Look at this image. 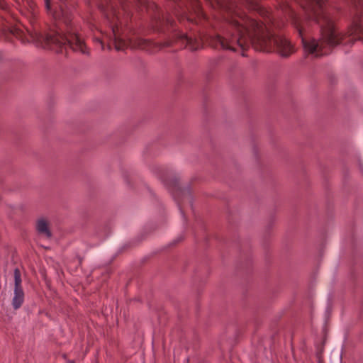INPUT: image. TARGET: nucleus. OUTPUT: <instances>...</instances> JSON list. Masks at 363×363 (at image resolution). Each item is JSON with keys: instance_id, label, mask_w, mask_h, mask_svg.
Returning a JSON list of instances; mask_svg holds the SVG:
<instances>
[{"instance_id": "ddd939ff", "label": "nucleus", "mask_w": 363, "mask_h": 363, "mask_svg": "<svg viewBox=\"0 0 363 363\" xmlns=\"http://www.w3.org/2000/svg\"><path fill=\"white\" fill-rule=\"evenodd\" d=\"M74 52H79L82 54H89L88 47H69Z\"/></svg>"}, {"instance_id": "6ab92c4d", "label": "nucleus", "mask_w": 363, "mask_h": 363, "mask_svg": "<svg viewBox=\"0 0 363 363\" xmlns=\"http://www.w3.org/2000/svg\"><path fill=\"white\" fill-rule=\"evenodd\" d=\"M116 49V51L119 52V51H121L123 50V47H119V46H117V47H115Z\"/></svg>"}, {"instance_id": "f8f14e48", "label": "nucleus", "mask_w": 363, "mask_h": 363, "mask_svg": "<svg viewBox=\"0 0 363 363\" xmlns=\"http://www.w3.org/2000/svg\"><path fill=\"white\" fill-rule=\"evenodd\" d=\"M177 35H178V38H180L181 42L182 43H185L186 45L193 43L191 38L188 37L185 34L178 33Z\"/></svg>"}, {"instance_id": "423d86ee", "label": "nucleus", "mask_w": 363, "mask_h": 363, "mask_svg": "<svg viewBox=\"0 0 363 363\" xmlns=\"http://www.w3.org/2000/svg\"><path fill=\"white\" fill-rule=\"evenodd\" d=\"M24 291L23 289H14L13 297L12 298V306L15 310L21 307L24 302Z\"/></svg>"}, {"instance_id": "f03ea898", "label": "nucleus", "mask_w": 363, "mask_h": 363, "mask_svg": "<svg viewBox=\"0 0 363 363\" xmlns=\"http://www.w3.org/2000/svg\"><path fill=\"white\" fill-rule=\"evenodd\" d=\"M159 177L167 188L171 191L174 199L177 201L180 213L184 219L185 215L183 211V203L185 199H187L190 205H192V197L189 186L182 188L179 185V180L176 177L169 178V177L163 173L159 172Z\"/></svg>"}, {"instance_id": "1a4fd4ad", "label": "nucleus", "mask_w": 363, "mask_h": 363, "mask_svg": "<svg viewBox=\"0 0 363 363\" xmlns=\"http://www.w3.org/2000/svg\"><path fill=\"white\" fill-rule=\"evenodd\" d=\"M36 228L40 234H43L48 238L51 237V233L48 228V223L44 219L38 220Z\"/></svg>"}, {"instance_id": "39448f33", "label": "nucleus", "mask_w": 363, "mask_h": 363, "mask_svg": "<svg viewBox=\"0 0 363 363\" xmlns=\"http://www.w3.org/2000/svg\"><path fill=\"white\" fill-rule=\"evenodd\" d=\"M256 51L265 52H276L281 57H289L295 51V47H255Z\"/></svg>"}, {"instance_id": "a211bd4d", "label": "nucleus", "mask_w": 363, "mask_h": 363, "mask_svg": "<svg viewBox=\"0 0 363 363\" xmlns=\"http://www.w3.org/2000/svg\"><path fill=\"white\" fill-rule=\"evenodd\" d=\"M245 42H241L240 40H238V45L239 46H241V45H245Z\"/></svg>"}, {"instance_id": "2eb2a0df", "label": "nucleus", "mask_w": 363, "mask_h": 363, "mask_svg": "<svg viewBox=\"0 0 363 363\" xmlns=\"http://www.w3.org/2000/svg\"><path fill=\"white\" fill-rule=\"evenodd\" d=\"M274 43L275 44L274 45H284V46L288 45L286 43L281 42L279 43L278 41H277V40H274Z\"/></svg>"}, {"instance_id": "f3484780", "label": "nucleus", "mask_w": 363, "mask_h": 363, "mask_svg": "<svg viewBox=\"0 0 363 363\" xmlns=\"http://www.w3.org/2000/svg\"><path fill=\"white\" fill-rule=\"evenodd\" d=\"M45 6L47 7L48 9H50V2H49V0H45Z\"/></svg>"}, {"instance_id": "f257e3e1", "label": "nucleus", "mask_w": 363, "mask_h": 363, "mask_svg": "<svg viewBox=\"0 0 363 363\" xmlns=\"http://www.w3.org/2000/svg\"><path fill=\"white\" fill-rule=\"evenodd\" d=\"M301 6L320 26L321 38L330 45H347L361 43L363 44V0H354V4L361 13L359 18L354 20L347 33L338 31L334 21L325 8V0H302Z\"/></svg>"}, {"instance_id": "dca6fc26", "label": "nucleus", "mask_w": 363, "mask_h": 363, "mask_svg": "<svg viewBox=\"0 0 363 363\" xmlns=\"http://www.w3.org/2000/svg\"><path fill=\"white\" fill-rule=\"evenodd\" d=\"M240 48H242V53H241V54H242V55L243 57L247 56V55H246V54H245V52H246V50H246V48H247V47H240Z\"/></svg>"}, {"instance_id": "4468645a", "label": "nucleus", "mask_w": 363, "mask_h": 363, "mask_svg": "<svg viewBox=\"0 0 363 363\" xmlns=\"http://www.w3.org/2000/svg\"><path fill=\"white\" fill-rule=\"evenodd\" d=\"M218 43L220 44V45H222V46L229 45L228 43H225L224 41V39L220 36H218Z\"/></svg>"}, {"instance_id": "9b49d317", "label": "nucleus", "mask_w": 363, "mask_h": 363, "mask_svg": "<svg viewBox=\"0 0 363 363\" xmlns=\"http://www.w3.org/2000/svg\"><path fill=\"white\" fill-rule=\"evenodd\" d=\"M60 10L62 12V15L63 17H65V23L67 24L68 21H69V19L67 16V11H66V9H67V6L66 4V2L67 1V0H60Z\"/></svg>"}, {"instance_id": "412c9836", "label": "nucleus", "mask_w": 363, "mask_h": 363, "mask_svg": "<svg viewBox=\"0 0 363 363\" xmlns=\"http://www.w3.org/2000/svg\"><path fill=\"white\" fill-rule=\"evenodd\" d=\"M228 48H230V50L233 52H235L236 50L235 49V47H227Z\"/></svg>"}, {"instance_id": "9d476101", "label": "nucleus", "mask_w": 363, "mask_h": 363, "mask_svg": "<svg viewBox=\"0 0 363 363\" xmlns=\"http://www.w3.org/2000/svg\"><path fill=\"white\" fill-rule=\"evenodd\" d=\"M13 276H14V289H23L21 272L18 268H16L14 269Z\"/></svg>"}, {"instance_id": "b1692460", "label": "nucleus", "mask_w": 363, "mask_h": 363, "mask_svg": "<svg viewBox=\"0 0 363 363\" xmlns=\"http://www.w3.org/2000/svg\"><path fill=\"white\" fill-rule=\"evenodd\" d=\"M157 169L160 172L161 171V168L160 167H157Z\"/></svg>"}, {"instance_id": "aec40b11", "label": "nucleus", "mask_w": 363, "mask_h": 363, "mask_svg": "<svg viewBox=\"0 0 363 363\" xmlns=\"http://www.w3.org/2000/svg\"><path fill=\"white\" fill-rule=\"evenodd\" d=\"M303 45L306 46V45H310L306 43L303 42ZM313 45H319L318 43H316V44H313Z\"/></svg>"}, {"instance_id": "20e7f679", "label": "nucleus", "mask_w": 363, "mask_h": 363, "mask_svg": "<svg viewBox=\"0 0 363 363\" xmlns=\"http://www.w3.org/2000/svg\"><path fill=\"white\" fill-rule=\"evenodd\" d=\"M107 9L110 10V13H107L106 16L111 24V32L113 35L115 45H117V44H121L124 40L121 36L122 22L120 21V13L111 3L107 5Z\"/></svg>"}, {"instance_id": "0eeeda50", "label": "nucleus", "mask_w": 363, "mask_h": 363, "mask_svg": "<svg viewBox=\"0 0 363 363\" xmlns=\"http://www.w3.org/2000/svg\"><path fill=\"white\" fill-rule=\"evenodd\" d=\"M303 52L307 56H311L312 57H318L324 55H326V52L324 50L328 47H303Z\"/></svg>"}, {"instance_id": "5701e85b", "label": "nucleus", "mask_w": 363, "mask_h": 363, "mask_svg": "<svg viewBox=\"0 0 363 363\" xmlns=\"http://www.w3.org/2000/svg\"><path fill=\"white\" fill-rule=\"evenodd\" d=\"M66 363H75L73 360H69Z\"/></svg>"}, {"instance_id": "4be33fe9", "label": "nucleus", "mask_w": 363, "mask_h": 363, "mask_svg": "<svg viewBox=\"0 0 363 363\" xmlns=\"http://www.w3.org/2000/svg\"><path fill=\"white\" fill-rule=\"evenodd\" d=\"M167 23L169 24L171 26H172V22L170 20L167 19Z\"/></svg>"}, {"instance_id": "6e6552de", "label": "nucleus", "mask_w": 363, "mask_h": 363, "mask_svg": "<svg viewBox=\"0 0 363 363\" xmlns=\"http://www.w3.org/2000/svg\"><path fill=\"white\" fill-rule=\"evenodd\" d=\"M251 28H238L239 29H245L246 31H247L249 33L251 32L254 33L255 35H257V37L261 35L264 30V26L262 24H260L257 21H255L254 20L251 21Z\"/></svg>"}, {"instance_id": "7ed1b4c3", "label": "nucleus", "mask_w": 363, "mask_h": 363, "mask_svg": "<svg viewBox=\"0 0 363 363\" xmlns=\"http://www.w3.org/2000/svg\"><path fill=\"white\" fill-rule=\"evenodd\" d=\"M38 43L43 44H55L56 45H83L85 44L82 39L74 32L69 31L62 34L58 31L50 30L48 33L40 34Z\"/></svg>"}]
</instances>
